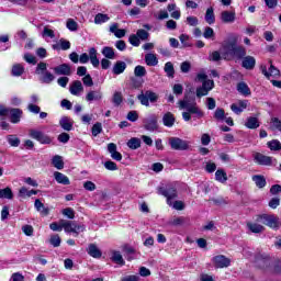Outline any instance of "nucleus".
Instances as JSON below:
<instances>
[{"mask_svg": "<svg viewBox=\"0 0 281 281\" xmlns=\"http://www.w3.org/2000/svg\"><path fill=\"white\" fill-rule=\"evenodd\" d=\"M221 54L224 60H243L247 56V48L238 45L236 37H232L222 43Z\"/></svg>", "mask_w": 281, "mask_h": 281, "instance_id": "1", "label": "nucleus"}, {"mask_svg": "<svg viewBox=\"0 0 281 281\" xmlns=\"http://www.w3.org/2000/svg\"><path fill=\"white\" fill-rule=\"evenodd\" d=\"M180 109H186L187 112L182 113V119L184 122H190L193 117H196L198 120H201V117H204L205 113L199 106H196V102L190 103V100H188V95H184L183 100L179 101Z\"/></svg>", "mask_w": 281, "mask_h": 281, "instance_id": "2", "label": "nucleus"}, {"mask_svg": "<svg viewBox=\"0 0 281 281\" xmlns=\"http://www.w3.org/2000/svg\"><path fill=\"white\" fill-rule=\"evenodd\" d=\"M257 223H261V225H266V227H269L274 232H278V229L281 227L280 217L276 214H259L257 215Z\"/></svg>", "mask_w": 281, "mask_h": 281, "instance_id": "3", "label": "nucleus"}, {"mask_svg": "<svg viewBox=\"0 0 281 281\" xmlns=\"http://www.w3.org/2000/svg\"><path fill=\"white\" fill-rule=\"evenodd\" d=\"M35 74L40 76L38 80L42 85H52L56 80V76L47 70V63L44 61L37 64Z\"/></svg>", "mask_w": 281, "mask_h": 281, "instance_id": "4", "label": "nucleus"}, {"mask_svg": "<svg viewBox=\"0 0 281 281\" xmlns=\"http://www.w3.org/2000/svg\"><path fill=\"white\" fill-rule=\"evenodd\" d=\"M157 192L160 194V196H165V199H167V204H169V206H172V200L177 199L178 196L177 188L172 184L158 187Z\"/></svg>", "mask_w": 281, "mask_h": 281, "instance_id": "5", "label": "nucleus"}, {"mask_svg": "<svg viewBox=\"0 0 281 281\" xmlns=\"http://www.w3.org/2000/svg\"><path fill=\"white\" fill-rule=\"evenodd\" d=\"M137 100H139L143 106H150V102L151 104H155V102L159 100V94L151 90H146L145 92L140 91V93L137 95Z\"/></svg>", "mask_w": 281, "mask_h": 281, "instance_id": "6", "label": "nucleus"}, {"mask_svg": "<svg viewBox=\"0 0 281 281\" xmlns=\"http://www.w3.org/2000/svg\"><path fill=\"white\" fill-rule=\"evenodd\" d=\"M159 117L156 114H149L148 117L143 119V126L145 131H149L150 133H155V131H159Z\"/></svg>", "mask_w": 281, "mask_h": 281, "instance_id": "7", "label": "nucleus"}, {"mask_svg": "<svg viewBox=\"0 0 281 281\" xmlns=\"http://www.w3.org/2000/svg\"><path fill=\"white\" fill-rule=\"evenodd\" d=\"M169 145L171 150H189L190 149V142L183 140L179 137H170Z\"/></svg>", "mask_w": 281, "mask_h": 281, "instance_id": "8", "label": "nucleus"}, {"mask_svg": "<svg viewBox=\"0 0 281 281\" xmlns=\"http://www.w3.org/2000/svg\"><path fill=\"white\" fill-rule=\"evenodd\" d=\"M255 265L259 269H269V267H271V257L265 254H257L255 256Z\"/></svg>", "mask_w": 281, "mask_h": 281, "instance_id": "9", "label": "nucleus"}, {"mask_svg": "<svg viewBox=\"0 0 281 281\" xmlns=\"http://www.w3.org/2000/svg\"><path fill=\"white\" fill-rule=\"evenodd\" d=\"M270 63V67L269 69H267V66L261 65L260 69H261V74L263 76H266V78L269 80L271 77L272 78H280V69H278L277 67L273 66L272 61L269 60Z\"/></svg>", "mask_w": 281, "mask_h": 281, "instance_id": "10", "label": "nucleus"}, {"mask_svg": "<svg viewBox=\"0 0 281 281\" xmlns=\"http://www.w3.org/2000/svg\"><path fill=\"white\" fill-rule=\"evenodd\" d=\"M30 137H32V139H36L40 144H49L52 142V138L48 135L38 130H31Z\"/></svg>", "mask_w": 281, "mask_h": 281, "instance_id": "11", "label": "nucleus"}, {"mask_svg": "<svg viewBox=\"0 0 281 281\" xmlns=\"http://www.w3.org/2000/svg\"><path fill=\"white\" fill-rule=\"evenodd\" d=\"M213 263L215 269H225L232 265V260L224 255H217L213 257Z\"/></svg>", "mask_w": 281, "mask_h": 281, "instance_id": "12", "label": "nucleus"}, {"mask_svg": "<svg viewBox=\"0 0 281 281\" xmlns=\"http://www.w3.org/2000/svg\"><path fill=\"white\" fill-rule=\"evenodd\" d=\"M9 117L11 124H19V122H21V119L23 117V110L19 108H11L9 110Z\"/></svg>", "mask_w": 281, "mask_h": 281, "instance_id": "13", "label": "nucleus"}, {"mask_svg": "<svg viewBox=\"0 0 281 281\" xmlns=\"http://www.w3.org/2000/svg\"><path fill=\"white\" fill-rule=\"evenodd\" d=\"M241 67L244 69H247L248 71H251L252 69L256 68V57L251 56V55H245L241 58Z\"/></svg>", "mask_w": 281, "mask_h": 281, "instance_id": "14", "label": "nucleus"}, {"mask_svg": "<svg viewBox=\"0 0 281 281\" xmlns=\"http://www.w3.org/2000/svg\"><path fill=\"white\" fill-rule=\"evenodd\" d=\"M255 161H257L259 166H273V157L265 156L260 153H257L255 155Z\"/></svg>", "mask_w": 281, "mask_h": 281, "instance_id": "15", "label": "nucleus"}, {"mask_svg": "<svg viewBox=\"0 0 281 281\" xmlns=\"http://www.w3.org/2000/svg\"><path fill=\"white\" fill-rule=\"evenodd\" d=\"M248 103H249V101H247V100H239L238 104L233 103L231 105V111H233V113H235L236 115H240V113H243V111H245V109H247Z\"/></svg>", "mask_w": 281, "mask_h": 281, "instance_id": "16", "label": "nucleus"}, {"mask_svg": "<svg viewBox=\"0 0 281 281\" xmlns=\"http://www.w3.org/2000/svg\"><path fill=\"white\" fill-rule=\"evenodd\" d=\"M56 76H70L71 66L69 64H61L54 68Z\"/></svg>", "mask_w": 281, "mask_h": 281, "instance_id": "17", "label": "nucleus"}, {"mask_svg": "<svg viewBox=\"0 0 281 281\" xmlns=\"http://www.w3.org/2000/svg\"><path fill=\"white\" fill-rule=\"evenodd\" d=\"M69 91H70L71 95H80V93H82V91H85L82 81H80V80L72 81V83L70 85Z\"/></svg>", "mask_w": 281, "mask_h": 281, "instance_id": "18", "label": "nucleus"}, {"mask_svg": "<svg viewBox=\"0 0 281 281\" xmlns=\"http://www.w3.org/2000/svg\"><path fill=\"white\" fill-rule=\"evenodd\" d=\"M108 153H110L114 161H122V155L117 151V145L115 143L108 144Z\"/></svg>", "mask_w": 281, "mask_h": 281, "instance_id": "19", "label": "nucleus"}, {"mask_svg": "<svg viewBox=\"0 0 281 281\" xmlns=\"http://www.w3.org/2000/svg\"><path fill=\"white\" fill-rule=\"evenodd\" d=\"M59 126H61V128L67 132L74 131V121L69 116H63L59 120Z\"/></svg>", "mask_w": 281, "mask_h": 281, "instance_id": "20", "label": "nucleus"}, {"mask_svg": "<svg viewBox=\"0 0 281 281\" xmlns=\"http://www.w3.org/2000/svg\"><path fill=\"white\" fill-rule=\"evenodd\" d=\"M87 102H100L102 100V91L91 90L86 95Z\"/></svg>", "mask_w": 281, "mask_h": 281, "instance_id": "21", "label": "nucleus"}, {"mask_svg": "<svg viewBox=\"0 0 281 281\" xmlns=\"http://www.w3.org/2000/svg\"><path fill=\"white\" fill-rule=\"evenodd\" d=\"M126 71V63L122 60H117L112 68V74L114 76H120Z\"/></svg>", "mask_w": 281, "mask_h": 281, "instance_id": "22", "label": "nucleus"}, {"mask_svg": "<svg viewBox=\"0 0 281 281\" xmlns=\"http://www.w3.org/2000/svg\"><path fill=\"white\" fill-rule=\"evenodd\" d=\"M54 178H55V181H57V183H60L61 186H70L71 183V181H69V178L60 171H55Z\"/></svg>", "mask_w": 281, "mask_h": 281, "instance_id": "23", "label": "nucleus"}, {"mask_svg": "<svg viewBox=\"0 0 281 281\" xmlns=\"http://www.w3.org/2000/svg\"><path fill=\"white\" fill-rule=\"evenodd\" d=\"M222 23H234L236 21V13L231 11H223L221 13Z\"/></svg>", "mask_w": 281, "mask_h": 281, "instance_id": "24", "label": "nucleus"}, {"mask_svg": "<svg viewBox=\"0 0 281 281\" xmlns=\"http://www.w3.org/2000/svg\"><path fill=\"white\" fill-rule=\"evenodd\" d=\"M175 114L171 112H167L164 116H162V124L164 126H167L168 128L175 126Z\"/></svg>", "mask_w": 281, "mask_h": 281, "instance_id": "25", "label": "nucleus"}, {"mask_svg": "<svg viewBox=\"0 0 281 281\" xmlns=\"http://www.w3.org/2000/svg\"><path fill=\"white\" fill-rule=\"evenodd\" d=\"M53 49L59 50L63 49L64 52H67V49H71V43L65 38L59 40V44H54Z\"/></svg>", "mask_w": 281, "mask_h": 281, "instance_id": "26", "label": "nucleus"}, {"mask_svg": "<svg viewBox=\"0 0 281 281\" xmlns=\"http://www.w3.org/2000/svg\"><path fill=\"white\" fill-rule=\"evenodd\" d=\"M145 63L148 67H157L159 59H157V55L148 53L145 55Z\"/></svg>", "mask_w": 281, "mask_h": 281, "instance_id": "27", "label": "nucleus"}, {"mask_svg": "<svg viewBox=\"0 0 281 281\" xmlns=\"http://www.w3.org/2000/svg\"><path fill=\"white\" fill-rule=\"evenodd\" d=\"M87 251L92 258H102V251L98 249L95 244H90Z\"/></svg>", "mask_w": 281, "mask_h": 281, "instance_id": "28", "label": "nucleus"}, {"mask_svg": "<svg viewBox=\"0 0 281 281\" xmlns=\"http://www.w3.org/2000/svg\"><path fill=\"white\" fill-rule=\"evenodd\" d=\"M246 128H250V130H256L260 127V122L258 121V117L256 116H250L247 119L246 123H245Z\"/></svg>", "mask_w": 281, "mask_h": 281, "instance_id": "29", "label": "nucleus"}, {"mask_svg": "<svg viewBox=\"0 0 281 281\" xmlns=\"http://www.w3.org/2000/svg\"><path fill=\"white\" fill-rule=\"evenodd\" d=\"M204 19L209 23V25H214V23H216V15H214V8L211 7L206 9Z\"/></svg>", "mask_w": 281, "mask_h": 281, "instance_id": "30", "label": "nucleus"}, {"mask_svg": "<svg viewBox=\"0 0 281 281\" xmlns=\"http://www.w3.org/2000/svg\"><path fill=\"white\" fill-rule=\"evenodd\" d=\"M112 262H115V265H120L121 267H124V265H126V261H124V257H122V254H120V251L114 250L112 252V257H111Z\"/></svg>", "mask_w": 281, "mask_h": 281, "instance_id": "31", "label": "nucleus"}, {"mask_svg": "<svg viewBox=\"0 0 281 281\" xmlns=\"http://www.w3.org/2000/svg\"><path fill=\"white\" fill-rule=\"evenodd\" d=\"M0 199H8L12 201L14 199V192H12V188L7 187L4 189H0Z\"/></svg>", "mask_w": 281, "mask_h": 281, "instance_id": "32", "label": "nucleus"}, {"mask_svg": "<svg viewBox=\"0 0 281 281\" xmlns=\"http://www.w3.org/2000/svg\"><path fill=\"white\" fill-rule=\"evenodd\" d=\"M34 205L37 212H41L43 216H49V209L45 207V204H43V202H41L38 199L35 200Z\"/></svg>", "mask_w": 281, "mask_h": 281, "instance_id": "33", "label": "nucleus"}, {"mask_svg": "<svg viewBox=\"0 0 281 281\" xmlns=\"http://www.w3.org/2000/svg\"><path fill=\"white\" fill-rule=\"evenodd\" d=\"M247 227L252 234H262V232H265V226L258 223H248Z\"/></svg>", "mask_w": 281, "mask_h": 281, "instance_id": "34", "label": "nucleus"}, {"mask_svg": "<svg viewBox=\"0 0 281 281\" xmlns=\"http://www.w3.org/2000/svg\"><path fill=\"white\" fill-rule=\"evenodd\" d=\"M237 91L241 95H251V90L249 89V86L245 81H241L237 85Z\"/></svg>", "mask_w": 281, "mask_h": 281, "instance_id": "35", "label": "nucleus"}, {"mask_svg": "<svg viewBox=\"0 0 281 281\" xmlns=\"http://www.w3.org/2000/svg\"><path fill=\"white\" fill-rule=\"evenodd\" d=\"M252 181L255 182L256 187L259 189L265 188L267 186V179L262 175L252 176Z\"/></svg>", "mask_w": 281, "mask_h": 281, "instance_id": "36", "label": "nucleus"}, {"mask_svg": "<svg viewBox=\"0 0 281 281\" xmlns=\"http://www.w3.org/2000/svg\"><path fill=\"white\" fill-rule=\"evenodd\" d=\"M101 54L104 56V58H108L109 60H114L115 58V50L113 47L105 46L102 48Z\"/></svg>", "mask_w": 281, "mask_h": 281, "instance_id": "37", "label": "nucleus"}, {"mask_svg": "<svg viewBox=\"0 0 281 281\" xmlns=\"http://www.w3.org/2000/svg\"><path fill=\"white\" fill-rule=\"evenodd\" d=\"M52 165L54 166V168H56L57 170H63V168H65V161H63V157L61 156H54L52 159Z\"/></svg>", "mask_w": 281, "mask_h": 281, "instance_id": "38", "label": "nucleus"}, {"mask_svg": "<svg viewBox=\"0 0 281 281\" xmlns=\"http://www.w3.org/2000/svg\"><path fill=\"white\" fill-rule=\"evenodd\" d=\"M127 146L131 148V150H137V148H142V139L138 137H132L130 140H127Z\"/></svg>", "mask_w": 281, "mask_h": 281, "instance_id": "39", "label": "nucleus"}, {"mask_svg": "<svg viewBox=\"0 0 281 281\" xmlns=\"http://www.w3.org/2000/svg\"><path fill=\"white\" fill-rule=\"evenodd\" d=\"M165 74H167L168 78H175V65L172 61H168L165 64L164 68Z\"/></svg>", "mask_w": 281, "mask_h": 281, "instance_id": "40", "label": "nucleus"}, {"mask_svg": "<svg viewBox=\"0 0 281 281\" xmlns=\"http://www.w3.org/2000/svg\"><path fill=\"white\" fill-rule=\"evenodd\" d=\"M7 140L13 148H19V146H21V139L16 137V135H8Z\"/></svg>", "mask_w": 281, "mask_h": 281, "instance_id": "41", "label": "nucleus"}, {"mask_svg": "<svg viewBox=\"0 0 281 281\" xmlns=\"http://www.w3.org/2000/svg\"><path fill=\"white\" fill-rule=\"evenodd\" d=\"M215 179L216 181H220V183H225L227 181V172L223 169H217L215 172Z\"/></svg>", "mask_w": 281, "mask_h": 281, "instance_id": "42", "label": "nucleus"}, {"mask_svg": "<svg viewBox=\"0 0 281 281\" xmlns=\"http://www.w3.org/2000/svg\"><path fill=\"white\" fill-rule=\"evenodd\" d=\"M25 74V68L21 64H15L12 67V76L19 77Z\"/></svg>", "mask_w": 281, "mask_h": 281, "instance_id": "43", "label": "nucleus"}, {"mask_svg": "<svg viewBox=\"0 0 281 281\" xmlns=\"http://www.w3.org/2000/svg\"><path fill=\"white\" fill-rule=\"evenodd\" d=\"M111 18H109L108 14H104V13H98L95 16H94V23L97 25H100L102 23H106V21H109Z\"/></svg>", "mask_w": 281, "mask_h": 281, "instance_id": "44", "label": "nucleus"}, {"mask_svg": "<svg viewBox=\"0 0 281 281\" xmlns=\"http://www.w3.org/2000/svg\"><path fill=\"white\" fill-rule=\"evenodd\" d=\"M87 229V226H85V224H78L75 222V225H72L70 232L72 234H76L75 236H78V234L85 232Z\"/></svg>", "mask_w": 281, "mask_h": 281, "instance_id": "45", "label": "nucleus"}, {"mask_svg": "<svg viewBox=\"0 0 281 281\" xmlns=\"http://www.w3.org/2000/svg\"><path fill=\"white\" fill-rule=\"evenodd\" d=\"M146 74H147L146 67H144V66L138 65L134 68V76L136 78H144V76H146Z\"/></svg>", "mask_w": 281, "mask_h": 281, "instance_id": "46", "label": "nucleus"}, {"mask_svg": "<svg viewBox=\"0 0 281 281\" xmlns=\"http://www.w3.org/2000/svg\"><path fill=\"white\" fill-rule=\"evenodd\" d=\"M268 148H270V150H281V143L278 139H272L270 142L267 143Z\"/></svg>", "mask_w": 281, "mask_h": 281, "instance_id": "47", "label": "nucleus"}, {"mask_svg": "<svg viewBox=\"0 0 281 281\" xmlns=\"http://www.w3.org/2000/svg\"><path fill=\"white\" fill-rule=\"evenodd\" d=\"M214 119L220 122L225 121V110L223 108H217L214 112Z\"/></svg>", "mask_w": 281, "mask_h": 281, "instance_id": "48", "label": "nucleus"}, {"mask_svg": "<svg viewBox=\"0 0 281 281\" xmlns=\"http://www.w3.org/2000/svg\"><path fill=\"white\" fill-rule=\"evenodd\" d=\"M136 35L138 36L139 41H148V38H150V33L144 29L137 30Z\"/></svg>", "mask_w": 281, "mask_h": 281, "instance_id": "49", "label": "nucleus"}, {"mask_svg": "<svg viewBox=\"0 0 281 281\" xmlns=\"http://www.w3.org/2000/svg\"><path fill=\"white\" fill-rule=\"evenodd\" d=\"M76 225V222L61 220V229H65L67 234L71 233V227Z\"/></svg>", "mask_w": 281, "mask_h": 281, "instance_id": "50", "label": "nucleus"}, {"mask_svg": "<svg viewBox=\"0 0 281 281\" xmlns=\"http://www.w3.org/2000/svg\"><path fill=\"white\" fill-rule=\"evenodd\" d=\"M123 251L124 254H126L127 257V260H133V258L131 256H133V254H135V248H133L131 245L128 244H125L123 246Z\"/></svg>", "mask_w": 281, "mask_h": 281, "instance_id": "51", "label": "nucleus"}, {"mask_svg": "<svg viewBox=\"0 0 281 281\" xmlns=\"http://www.w3.org/2000/svg\"><path fill=\"white\" fill-rule=\"evenodd\" d=\"M60 243H63V240L60 239V235L55 234L50 236L49 238L50 245H53L54 247H60Z\"/></svg>", "mask_w": 281, "mask_h": 281, "instance_id": "52", "label": "nucleus"}, {"mask_svg": "<svg viewBox=\"0 0 281 281\" xmlns=\"http://www.w3.org/2000/svg\"><path fill=\"white\" fill-rule=\"evenodd\" d=\"M131 82L133 89H140V87L144 85V80L139 79V77H132Z\"/></svg>", "mask_w": 281, "mask_h": 281, "instance_id": "53", "label": "nucleus"}, {"mask_svg": "<svg viewBox=\"0 0 281 281\" xmlns=\"http://www.w3.org/2000/svg\"><path fill=\"white\" fill-rule=\"evenodd\" d=\"M128 42L133 45V47H139V45H142V41H139L137 34H131Z\"/></svg>", "mask_w": 281, "mask_h": 281, "instance_id": "54", "label": "nucleus"}, {"mask_svg": "<svg viewBox=\"0 0 281 281\" xmlns=\"http://www.w3.org/2000/svg\"><path fill=\"white\" fill-rule=\"evenodd\" d=\"M91 133H92L93 137H98V135H100V133H102V123L97 122V123L92 126Z\"/></svg>", "mask_w": 281, "mask_h": 281, "instance_id": "55", "label": "nucleus"}, {"mask_svg": "<svg viewBox=\"0 0 281 281\" xmlns=\"http://www.w3.org/2000/svg\"><path fill=\"white\" fill-rule=\"evenodd\" d=\"M66 27L70 31V32H77L78 31V22L75 20L69 19L66 23Z\"/></svg>", "mask_w": 281, "mask_h": 281, "instance_id": "56", "label": "nucleus"}, {"mask_svg": "<svg viewBox=\"0 0 281 281\" xmlns=\"http://www.w3.org/2000/svg\"><path fill=\"white\" fill-rule=\"evenodd\" d=\"M183 223H186V217L180 216V217H176L172 221H170L169 225H172L173 227H179V226L183 225Z\"/></svg>", "mask_w": 281, "mask_h": 281, "instance_id": "57", "label": "nucleus"}, {"mask_svg": "<svg viewBox=\"0 0 281 281\" xmlns=\"http://www.w3.org/2000/svg\"><path fill=\"white\" fill-rule=\"evenodd\" d=\"M179 38H180V43L182 44V47H192V44L189 42L190 41L189 35L181 34Z\"/></svg>", "mask_w": 281, "mask_h": 281, "instance_id": "58", "label": "nucleus"}, {"mask_svg": "<svg viewBox=\"0 0 281 281\" xmlns=\"http://www.w3.org/2000/svg\"><path fill=\"white\" fill-rule=\"evenodd\" d=\"M123 98H122V92H115L113 94V99H112V102L115 106H120V104H122L123 102Z\"/></svg>", "mask_w": 281, "mask_h": 281, "instance_id": "59", "label": "nucleus"}, {"mask_svg": "<svg viewBox=\"0 0 281 281\" xmlns=\"http://www.w3.org/2000/svg\"><path fill=\"white\" fill-rule=\"evenodd\" d=\"M190 69H192V64L190 61H183L180 65V71L182 74H190Z\"/></svg>", "mask_w": 281, "mask_h": 281, "instance_id": "60", "label": "nucleus"}, {"mask_svg": "<svg viewBox=\"0 0 281 281\" xmlns=\"http://www.w3.org/2000/svg\"><path fill=\"white\" fill-rule=\"evenodd\" d=\"M103 166L106 170H111V171L117 170V164L113 162V160L105 161Z\"/></svg>", "mask_w": 281, "mask_h": 281, "instance_id": "61", "label": "nucleus"}, {"mask_svg": "<svg viewBox=\"0 0 281 281\" xmlns=\"http://www.w3.org/2000/svg\"><path fill=\"white\" fill-rule=\"evenodd\" d=\"M24 60L29 63V65H36V57L30 53L24 54Z\"/></svg>", "mask_w": 281, "mask_h": 281, "instance_id": "62", "label": "nucleus"}, {"mask_svg": "<svg viewBox=\"0 0 281 281\" xmlns=\"http://www.w3.org/2000/svg\"><path fill=\"white\" fill-rule=\"evenodd\" d=\"M204 38H214V29L206 26L203 33Z\"/></svg>", "mask_w": 281, "mask_h": 281, "instance_id": "63", "label": "nucleus"}, {"mask_svg": "<svg viewBox=\"0 0 281 281\" xmlns=\"http://www.w3.org/2000/svg\"><path fill=\"white\" fill-rule=\"evenodd\" d=\"M273 267V273H276L277 276H281V261L280 260H276L272 263Z\"/></svg>", "mask_w": 281, "mask_h": 281, "instance_id": "64", "label": "nucleus"}]
</instances>
